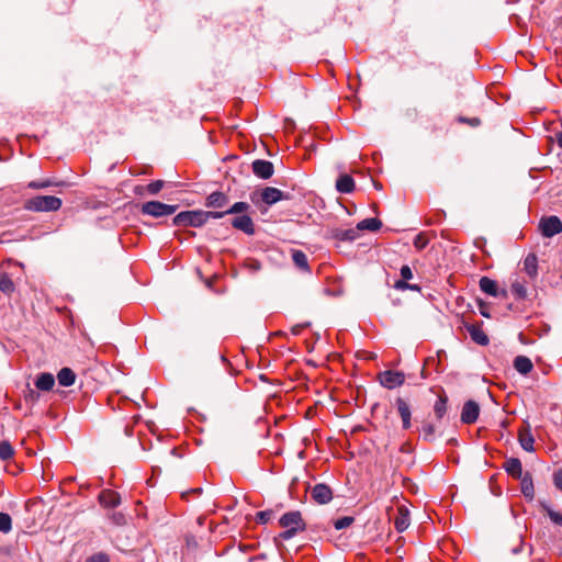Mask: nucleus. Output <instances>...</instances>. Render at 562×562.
<instances>
[{
	"instance_id": "3",
	"label": "nucleus",
	"mask_w": 562,
	"mask_h": 562,
	"mask_svg": "<svg viewBox=\"0 0 562 562\" xmlns=\"http://www.w3.org/2000/svg\"><path fill=\"white\" fill-rule=\"evenodd\" d=\"M207 222V215L202 210L183 211L173 217L176 226L201 227Z\"/></svg>"
},
{
	"instance_id": "8",
	"label": "nucleus",
	"mask_w": 562,
	"mask_h": 562,
	"mask_svg": "<svg viewBox=\"0 0 562 562\" xmlns=\"http://www.w3.org/2000/svg\"><path fill=\"white\" fill-rule=\"evenodd\" d=\"M480 406L475 401L469 400L464 403L461 412V422L464 424H473L477 420Z\"/></svg>"
},
{
	"instance_id": "18",
	"label": "nucleus",
	"mask_w": 562,
	"mask_h": 562,
	"mask_svg": "<svg viewBox=\"0 0 562 562\" xmlns=\"http://www.w3.org/2000/svg\"><path fill=\"white\" fill-rule=\"evenodd\" d=\"M330 235L333 238L341 241H352L359 237V233L356 228H333L330 231Z\"/></svg>"
},
{
	"instance_id": "51",
	"label": "nucleus",
	"mask_w": 562,
	"mask_h": 562,
	"mask_svg": "<svg viewBox=\"0 0 562 562\" xmlns=\"http://www.w3.org/2000/svg\"><path fill=\"white\" fill-rule=\"evenodd\" d=\"M555 142L560 148H562V132L555 134Z\"/></svg>"
},
{
	"instance_id": "20",
	"label": "nucleus",
	"mask_w": 562,
	"mask_h": 562,
	"mask_svg": "<svg viewBox=\"0 0 562 562\" xmlns=\"http://www.w3.org/2000/svg\"><path fill=\"white\" fill-rule=\"evenodd\" d=\"M336 190L339 193L348 194L355 190V180L350 175H341L336 181Z\"/></svg>"
},
{
	"instance_id": "15",
	"label": "nucleus",
	"mask_w": 562,
	"mask_h": 562,
	"mask_svg": "<svg viewBox=\"0 0 562 562\" xmlns=\"http://www.w3.org/2000/svg\"><path fill=\"white\" fill-rule=\"evenodd\" d=\"M465 329L474 342H476L480 346L488 345L490 339L480 325L467 324Z\"/></svg>"
},
{
	"instance_id": "26",
	"label": "nucleus",
	"mask_w": 562,
	"mask_h": 562,
	"mask_svg": "<svg viewBox=\"0 0 562 562\" xmlns=\"http://www.w3.org/2000/svg\"><path fill=\"white\" fill-rule=\"evenodd\" d=\"M57 380L61 386H71L76 381V374L70 368H63L57 373Z\"/></svg>"
},
{
	"instance_id": "27",
	"label": "nucleus",
	"mask_w": 562,
	"mask_h": 562,
	"mask_svg": "<svg viewBox=\"0 0 562 562\" xmlns=\"http://www.w3.org/2000/svg\"><path fill=\"white\" fill-rule=\"evenodd\" d=\"M381 226H382V222L380 220H378L375 217H371V218H366V220L359 222L357 224V229H358V232L364 231V229L375 232V231L380 229Z\"/></svg>"
},
{
	"instance_id": "29",
	"label": "nucleus",
	"mask_w": 562,
	"mask_h": 562,
	"mask_svg": "<svg viewBox=\"0 0 562 562\" xmlns=\"http://www.w3.org/2000/svg\"><path fill=\"white\" fill-rule=\"evenodd\" d=\"M447 403H448V397L445 394L439 395L438 400L436 401V403L434 405V413H435V416L437 417V419H441L446 415Z\"/></svg>"
},
{
	"instance_id": "54",
	"label": "nucleus",
	"mask_w": 562,
	"mask_h": 562,
	"mask_svg": "<svg viewBox=\"0 0 562 562\" xmlns=\"http://www.w3.org/2000/svg\"><path fill=\"white\" fill-rule=\"evenodd\" d=\"M481 314L484 316V317H488L490 315L486 313V311H481Z\"/></svg>"
},
{
	"instance_id": "38",
	"label": "nucleus",
	"mask_w": 562,
	"mask_h": 562,
	"mask_svg": "<svg viewBox=\"0 0 562 562\" xmlns=\"http://www.w3.org/2000/svg\"><path fill=\"white\" fill-rule=\"evenodd\" d=\"M109 519L115 526H124L126 524V517L121 512H113L109 515Z\"/></svg>"
},
{
	"instance_id": "56",
	"label": "nucleus",
	"mask_w": 562,
	"mask_h": 562,
	"mask_svg": "<svg viewBox=\"0 0 562 562\" xmlns=\"http://www.w3.org/2000/svg\"><path fill=\"white\" fill-rule=\"evenodd\" d=\"M171 454H175L176 453V448L171 449Z\"/></svg>"
},
{
	"instance_id": "11",
	"label": "nucleus",
	"mask_w": 562,
	"mask_h": 562,
	"mask_svg": "<svg viewBox=\"0 0 562 562\" xmlns=\"http://www.w3.org/2000/svg\"><path fill=\"white\" fill-rule=\"evenodd\" d=\"M480 289L482 292L494 296V297H506L507 291L506 290H499L496 281L490 279L488 277H482L480 279Z\"/></svg>"
},
{
	"instance_id": "44",
	"label": "nucleus",
	"mask_w": 562,
	"mask_h": 562,
	"mask_svg": "<svg viewBox=\"0 0 562 562\" xmlns=\"http://www.w3.org/2000/svg\"><path fill=\"white\" fill-rule=\"evenodd\" d=\"M86 562H110L105 553H97L86 560Z\"/></svg>"
},
{
	"instance_id": "10",
	"label": "nucleus",
	"mask_w": 562,
	"mask_h": 562,
	"mask_svg": "<svg viewBox=\"0 0 562 562\" xmlns=\"http://www.w3.org/2000/svg\"><path fill=\"white\" fill-rule=\"evenodd\" d=\"M518 441L525 451L532 452L535 450V438L531 434V427L528 423H525L524 426L519 428Z\"/></svg>"
},
{
	"instance_id": "1",
	"label": "nucleus",
	"mask_w": 562,
	"mask_h": 562,
	"mask_svg": "<svg viewBox=\"0 0 562 562\" xmlns=\"http://www.w3.org/2000/svg\"><path fill=\"white\" fill-rule=\"evenodd\" d=\"M279 524L284 528V531L279 533L278 537L281 540H290L296 536L297 532L306 529L302 514L299 510H292L283 514L279 519Z\"/></svg>"
},
{
	"instance_id": "39",
	"label": "nucleus",
	"mask_w": 562,
	"mask_h": 562,
	"mask_svg": "<svg viewBox=\"0 0 562 562\" xmlns=\"http://www.w3.org/2000/svg\"><path fill=\"white\" fill-rule=\"evenodd\" d=\"M353 520H355L353 517L345 516V517H341V518L335 520L334 527L337 530H341V529L349 527L353 522Z\"/></svg>"
},
{
	"instance_id": "25",
	"label": "nucleus",
	"mask_w": 562,
	"mask_h": 562,
	"mask_svg": "<svg viewBox=\"0 0 562 562\" xmlns=\"http://www.w3.org/2000/svg\"><path fill=\"white\" fill-rule=\"evenodd\" d=\"M524 270L530 279H535L538 274V259L535 254H529L524 260Z\"/></svg>"
},
{
	"instance_id": "33",
	"label": "nucleus",
	"mask_w": 562,
	"mask_h": 562,
	"mask_svg": "<svg viewBox=\"0 0 562 562\" xmlns=\"http://www.w3.org/2000/svg\"><path fill=\"white\" fill-rule=\"evenodd\" d=\"M512 292L516 296V299H519V300H522L527 296V289L519 281H515L512 283Z\"/></svg>"
},
{
	"instance_id": "14",
	"label": "nucleus",
	"mask_w": 562,
	"mask_h": 562,
	"mask_svg": "<svg viewBox=\"0 0 562 562\" xmlns=\"http://www.w3.org/2000/svg\"><path fill=\"white\" fill-rule=\"evenodd\" d=\"M395 404H396L397 412H398V414L401 416V419H402L403 428L404 429L411 428V426H412V422H411L412 413H411V407H409L408 403L404 398L397 397L396 401H395Z\"/></svg>"
},
{
	"instance_id": "36",
	"label": "nucleus",
	"mask_w": 562,
	"mask_h": 562,
	"mask_svg": "<svg viewBox=\"0 0 562 562\" xmlns=\"http://www.w3.org/2000/svg\"><path fill=\"white\" fill-rule=\"evenodd\" d=\"M165 182L162 180H155L146 186V192L156 195L164 188Z\"/></svg>"
},
{
	"instance_id": "24",
	"label": "nucleus",
	"mask_w": 562,
	"mask_h": 562,
	"mask_svg": "<svg viewBox=\"0 0 562 562\" xmlns=\"http://www.w3.org/2000/svg\"><path fill=\"white\" fill-rule=\"evenodd\" d=\"M514 368L520 374L526 375L529 372H531V370L533 368V364H532V361L528 357H526V356H517L514 359Z\"/></svg>"
},
{
	"instance_id": "49",
	"label": "nucleus",
	"mask_w": 562,
	"mask_h": 562,
	"mask_svg": "<svg viewBox=\"0 0 562 562\" xmlns=\"http://www.w3.org/2000/svg\"><path fill=\"white\" fill-rule=\"evenodd\" d=\"M307 326V324H297L291 328L293 335L297 336L301 334L302 329Z\"/></svg>"
},
{
	"instance_id": "35",
	"label": "nucleus",
	"mask_w": 562,
	"mask_h": 562,
	"mask_svg": "<svg viewBox=\"0 0 562 562\" xmlns=\"http://www.w3.org/2000/svg\"><path fill=\"white\" fill-rule=\"evenodd\" d=\"M250 209V205L246 202H236L231 207L226 210V213L228 214H240L248 211Z\"/></svg>"
},
{
	"instance_id": "47",
	"label": "nucleus",
	"mask_w": 562,
	"mask_h": 562,
	"mask_svg": "<svg viewBox=\"0 0 562 562\" xmlns=\"http://www.w3.org/2000/svg\"><path fill=\"white\" fill-rule=\"evenodd\" d=\"M553 483L562 492V469L553 474Z\"/></svg>"
},
{
	"instance_id": "34",
	"label": "nucleus",
	"mask_w": 562,
	"mask_h": 562,
	"mask_svg": "<svg viewBox=\"0 0 562 562\" xmlns=\"http://www.w3.org/2000/svg\"><path fill=\"white\" fill-rule=\"evenodd\" d=\"M12 529V519L9 514L0 513V531L8 533Z\"/></svg>"
},
{
	"instance_id": "45",
	"label": "nucleus",
	"mask_w": 562,
	"mask_h": 562,
	"mask_svg": "<svg viewBox=\"0 0 562 562\" xmlns=\"http://www.w3.org/2000/svg\"><path fill=\"white\" fill-rule=\"evenodd\" d=\"M204 214L207 215V221L210 218H214V220H217V218H222L224 217L225 215H227L228 213H226V210L225 211H204Z\"/></svg>"
},
{
	"instance_id": "5",
	"label": "nucleus",
	"mask_w": 562,
	"mask_h": 562,
	"mask_svg": "<svg viewBox=\"0 0 562 562\" xmlns=\"http://www.w3.org/2000/svg\"><path fill=\"white\" fill-rule=\"evenodd\" d=\"M539 228L544 237H553L562 232V222L558 216H548L541 218Z\"/></svg>"
},
{
	"instance_id": "12",
	"label": "nucleus",
	"mask_w": 562,
	"mask_h": 562,
	"mask_svg": "<svg viewBox=\"0 0 562 562\" xmlns=\"http://www.w3.org/2000/svg\"><path fill=\"white\" fill-rule=\"evenodd\" d=\"M252 172L261 179H269L274 172L273 164L263 159L252 161Z\"/></svg>"
},
{
	"instance_id": "46",
	"label": "nucleus",
	"mask_w": 562,
	"mask_h": 562,
	"mask_svg": "<svg viewBox=\"0 0 562 562\" xmlns=\"http://www.w3.org/2000/svg\"><path fill=\"white\" fill-rule=\"evenodd\" d=\"M400 272H401L402 279H404V280H409L413 278L412 269L407 265L402 266Z\"/></svg>"
},
{
	"instance_id": "21",
	"label": "nucleus",
	"mask_w": 562,
	"mask_h": 562,
	"mask_svg": "<svg viewBox=\"0 0 562 562\" xmlns=\"http://www.w3.org/2000/svg\"><path fill=\"white\" fill-rule=\"evenodd\" d=\"M66 184L67 183L65 181H59V180L48 178V179H43V180L30 181L26 187L29 189H33V190H43V189H47L50 187H64Z\"/></svg>"
},
{
	"instance_id": "6",
	"label": "nucleus",
	"mask_w": 562,
	"mask_h": 562,
	"mask_svg": "<svg viewBox=\"0 0 562 562\" xmlns=\"http://www.w3.org/2000/svg\"><path fill=\"white\" fill-rule=\"evenodd\" d=\"M379 381L382 386L393 390L405 382V375L398 371L387 370L379 374Z\"/></svg>"
},
{
	"instance_id": "52",
	"label": "nucleus",
	"mask_w": 562,
	"mask_h": 562,
	"mask_svg": "<svg viewBox=\"0 0 562 562\" xmlns=\"http://www.w3.org/2000/svg\"><path fill=\"white\" fill-rule=\"evenodd\" d=\"M144 191H146V187L144 188V187H140V186L136 187L135 190H134V192L136 194H143Z\"/></svg>"
},
{
	"instance_id": "23",
	"label": "nucleus",
	"mask_w": 562,
	"mask_h": 562,
	"mask_svg": "<svg viewBox=\"0 0 562 562\" xmlns=\"http://www.w3.org/2000/svg\"><path fill=\"white\" fill-rule=\"evenodd\" d=\"M55 385V378L52 373H41L35 380V386L41 391H50Z\"/></svg>"
},
{
	"instance_id": "2",
	"label": "nucleus",
	"mask_w": 562,
	"mask_h": 562,
	"mask_svg": "<svg viewBox=\"0 0 562 562\" xmlns=\"http://www.w3.org/2000/svg\"><path fill=\"white\" fill-rule=\"evenodd\" d=\"M63 201L54 195H36L24 202V209L31 212H56Z\"/></svg>"
},
{
	"instance_id": "32",
	"label": "nucleus",
	"mask_w": 562,
	"mask_h": 562,
	"mask_svg": "<svg viewBox=\"0 0 562 562\" xmlns=\"http://www.w3.org/2000/svg\"><path fill=\"white\" fill-rule=\"evenodd\" d=\"M14 454V449L8 440L0 441V459L7 461Z\"/></svg>"
},
{
	"instance_id": "16",
	"label": "nucleus",
	"mask_w": 562,
	"mask_h": 562,
	"mask_svg": "<svg viewBox=\"0 0 562 562\" xmlns=\"http://www.w3.org/2000/svg\"><path fill=\"white\" fill-rule=\"evenodd\" d=\"M260 196L262 202H265L268 205H272L283 200L284 193L277 188L266 187L265 189H262Z\"/></svg>"
},
{
	"instance_id": "17",
	"label": "nucleus",
	"mask_w": 562,
	"mask_h": 562,
	"mask_svg": "<svg viewBox=\"0 0 562 562\" xmlns=\"http://www.w3.org/2000/svg\"><path fill=\"white\" fill-rule=\"evenodd\" d=\"M99 502L104 507L114 508L121 504V497L114 491L104 490L99 495Z\"/></svg>"
},
{
	"instance_id": "31",
	"label": "nucleus",
	"mask_w": 562,
	"mask_h": 562,
	"mask_svg": "<svg viewBox=\"0 0 562 562\" xmlns=\"http://www.w3.org/2000/svg\"><path fill=\"white\" fill-rule=\"evenodd\" d=\"M394 525L398 532L405 531L409 526L408 513L400 510V515L395 518Z\"/></svg>"
},
{
	"instance_id": "53",
	"label": "nucleus",
	"mask_w": 562,
	"mask_h": 562,
	"mask_svg": "<svg viewBox=\"0 0 562 562\" xmlns=\"http://www.w3.org/2000/svg\"><path fill=\"white\" fill-rule=\"evenodd\" d=\"M29 396H30L32 400H34V398H36V397H37V394L35 393V391L30 390V391H29Z\"/></svg>"
},
{
	"instance_id": "30",
	"label": "nucleus",
	"mask_w": 562,
	"mask_h": 562,
	"mask_svg": "<svg viewBox=\"0 0 562 562\" xmlns=\"http://www.w3.org/2000/svg\"><path fill=\"white\" fill-rule=\"evenodd\" d=\"M0 290L4 294H11L14 291V283L5 272H0Z\"/></svg>"
},
{
	"instance_id": "4",
	"label": "nucleus",
	"mask_w": 562,
	"mask_h": 562,
	"mask_svg": "<svg viewBox=\"0 0 562 562\" xmlns=\"http://www.w3.org/2000/svg\"><path fill=\"white\" fill-rule=\"evenodd\" d=\"M177 209V205H170L159 201H148L142 205L140 212L143 215H149L151 217L159 218L173 214Z\"/></svg>"
},
{
	"instance_id": "7",
	"label": "nucleus",
	"mask_w": 562,
	"mask_h": 562,
	"mask_svg": "<svg viewBox=\"0 0 562 562\" xmlns=\"http://www.w3.org/2000/svg\"><path fill=\"white\" fill-rule=\"evenodd\" d=\"M311 497L317 504L324 505L333 499V491L327 484L318 483L311 488Z\"/></svg>"
},
{
	"instance_id": "19",
	"label": "nucleus",
	"mask_w": 562,
	"mask_h": 562,
	"mask_svg": "<svg viewBox=\"0 0 562 562\" xmlns=\"http://www.w3.org/2000/svg\"><path fill=\"white\" fill-rule=\"evenodd\" d=\"M504 469L514 479H520L522 473L521 461L518 458H509L504 463Z\"/></svg>"
},
{
	"instance_id": "28",
	"label": "nucleus",
	"mask_w": 562,
	"mask_h": 562,
	"mask_svg": "<svg viewBox=\"0 0 562 562\" xmlns=\"http://www.w3.org/2000/svg\"><path fill=\"white\" fill-rule=\"evenodd\" d=\"M292 260L299 269L304 271L310 270L307 257L302 250L294 249L292 251Z\"/></svg>"
},
{
	"instance_id": "48",
	"label": "nucleus",
	"mask_w": 562,
	"mask_h": 562,
	"mask_svg": "<svg viewBox=\"0 0 562 562\" xmlns=\"http://www.w3.org/2000/svg\"><path fill=\"white\" fill-rule=\"evenodd\" d=\"M459 121H460V122H463V123H468V124H470L471 126H479V125H480V123H481L480 119H477V117L468 119V117H462V116H461V117L459 119Z\"/></svg>"
},
{
	"instance_id": "43",
	"label": "nucleus",
	"mask_w": 562,
	"mask_h": 562,
	"mask_svg": "<svg viewBox=\"0 0 562 562\" xmlns=\"http://www.w3.org/2000/svg\"><path fill=\"white\" fill-rule=\"evenodd\" d=\"M427 244H428V239L423 234H418L414 238V246L417 249H424L427 246Z\"/></svg>"
},
{
	"instance_id": "13",
	"label": "nucleus",
	"mask_w": 562,
	"mask_h": 562,
	"mask_svg": "<svg viewBox=\"0 0 562 562\" xmlns=\"http://www.w3.org/2000/svg\"><path fill=\"white\" fill-rule=\"evenodd\" d=\"M228 196L221 192L214 191L206 196L205 206L211 209H224L228 205Z\"/></svg>"
},
{
	"instance_id": "40",
	"label": "nucleus",
	"mask_w": 562,
	"mask_h": 562,
	"mask_svg": "<svg viewBox=\"0 0 562 562\" xmlns=\"http://www.w3.org/2000/svg\"><path fill=\"white\" fill-rule=\"evenodd\" d=\"M394 286L397 290L420 291V286L418 284L407 283L406 280H404V279L396 281Z\"/></svg>"
},
{
	"instance_id": "9",
	"label": "nucleus",
	"mask_w": 562,
	"mask_h": 562,
	"mask_svg": "<svg viewBox=\"0 0 562 562\" xmlns=\"http://www.w3.org/2000/svg\"><path fill=\"white\" fill-rule=\"evenodd\" d=\"M232 226L235 228V229H238V231H241L243 233H245L246 235H254L255 234V224H254V221L252 218L247 215V214H241V215H237L235 216L232 222H231Z\"/></svg>"
},
{
	"instance_id": "37",
	"label": "nucleus",
	"mask_w": 562,
	"mask_h": 562,
	"mask_svg": "<svg viewBox=\"0 0 562 562\" xmlns=\"http://www.w3.org/2000/svg\"><path fill=\"white\" fill-rule=\"evenodd\" d=\"M435 426L431 424H424L422 427V434L426 441H432L435 439Z\"/></svg>"
},
{
	"instance_id": "41",
	"label": "nucleus",
	"mask_w": 562,
	"mask_h": 562,
	"mask_svg": "<svg viewBox=\"0 0 562 562\" xmlns=\"http://www.w3.org/2000/svg\"><path fill=\"white\" fill-rule=\"evenodd\" d=\"M273 515L272 510H262L256 514V521L260 525L267 524Z\"/></svg>"
},
{
	"instance_id": "55",
	"label": "nucleus",
	"mask_w": 562,
	"mask_h": 562,
	"mask_svg": "<svg viewBox=\"0 0 562 562\" xmlns=\"http://www.w3.org/2000/svg\"><path fill=\"white\" fill-rule=\"evenodd\" d=\"M198 522H199V525H202V524H203V518H202V517H200V518L198 519Z\"/></svg>"
},
{
	"instance_id": "42",
	"label": "nucleus",
	"mask_w": 562,
	"mask_h": 562,
	"mask_svg": "<svg viewBox=\"0 0 562 562\" xmlns=\"http://www.w3.org/2000/svg\"><path fill=\"white\" fill-rule=\"evenodd\" d=\"M547 514H548L549 518L552 520V522H554L558 526H562V514H560L549 507L547 508Z\"/></svg>"
},
{
	"instance_id": "50",
	"label": "nucleus",
	"mask_w": 562,
	"mask_h": 562,
	"mask_svg": "<svg viewBox=\"0 0 562 562\" xmlns=\"http://www.w3.org/2000/svg\"><path fill=\"white\" fill-rule=\"evenodd\" d=\"M522 544H524V541H522L521 537H519V542H518V544H517L516 547H514V548L512 549V553H513V554H518V553H520V552H521V550H522Z\"/></svg>"
},
{
	"instance_id": "22",
	"label": "nucleus",
	"mask_w": 562,
	"mask_h": 562,
	"mask_svg": "<svg viewBox=\"0 0 562 562\" xmlns=\"http://www.w3.org/2000/svg\"><path fill=\"white\" fill-rule=\"evenodd\" d=\"M519 480L521 493L526 498L532 499L535 496V488L531 474L529 472H526L524 475H521Z\"/></svg>"
}]
</instances>
